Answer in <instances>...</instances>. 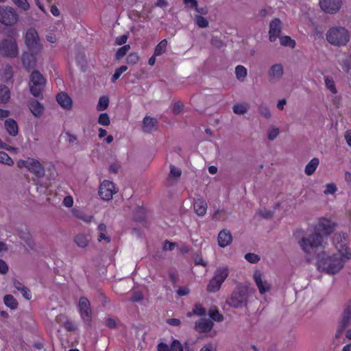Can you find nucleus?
I'll return each mask as SVG.
<instances>
[{
	"mask_svg": "<svg viewBox=\"0 0 351 351\" xmlns=\"http://www.w3.org/2000/svg\"><path fill=\"white\" fill-rule=\"evenodd\" d=\"M336 223L326 217L318 219L317 222L309 226L306 234L298 241V245L306 257L311 256L318 248L325 247L324 237L330 235L335 229Z\"/></svg>",
	"mask_w": 351,
	"mask_h": 351,
	"instance_id": "obj_1",
	"label": "nucleus"
},
{
	"mask_svg": "<svg viewBox=\"0 0 351 351\" xmlns=\"http://www.w3.org/2000/svg\"><path fill=\"white\" fill-rule=\"evenodd\" d=\"M316 265L319 271L329 275L339 273L344 265L338 257L329 251L322 250L316 256Z\"/></svg>",
	"mask_w": 351,
	"mask_h": 351,
	"instance_id": "obj_2",
	"label": "nucleus"
},
{
	"mask_svg": "<svg viewBox=\"0 0 351 351\" xmlns=\"http://www.w3.org/2000/svg\"><path fill=\"white\" fill-rule=\"evenodd\" d=\"M335 254L339 260L345 266V264L351 260V248L349 246L348 236L346 233H337L332 240Z\"/></svg>",
	"mask_w": 351,
	"mask_h": 351,
	"instance_id": "obj_3",
	"label": "nucleus"
},
{
	"mask_svg": "<svg viewBox=\"0 0 351 351\" xmlns=\"http://www.w3.org/2000/svg\"><path fill=\"white\" fill-rule=\"evenodd\" d=\"M327 40L335 46L345 45L350 40L346 29L342 27H333L326 34Z\"/></svg>",
	"mask_w": 351,
	"mask_h": 351,
	"instance_id": "obj_4",
	"label": "nucleus"
},
{
	"mask_svg": "<svg viewBox=\"0 0 351 351\" xmlns=\"http://www.w3.org/2000/svg\"><path fill=\"white\" fill-rule=\"evenodd\" d=\"M46 80L39 71H34L31 73L29 86L31 93L34 97H39L42 96Z\"/></svg>",
	"mask_w": 351,
	"mask_h": 351,
	"instance_id": "obj_5",
	"label": "nucleus"
},
{
	"mask_svg": "<svg viewBox=\"0 0 351 351\" xmlns=\"http://www.w3.org/2000/svg\"><path fill=\"white\" fill-rule=\"evenodd\" d=\"M24 39L25 45L30 51L38 53L42 51L43 45L38 33L34 29H27L25 34Z\"/></svg>",
	"mask_w": 351,
	"mask_h": 351,
	"instance_id": "obj_6",
	"label": "nucleus"
},
{
	"mask_svg": "<svg viewBox=\"0 0 351 351\" xmlns=\"http://www.w3.org/2000/svg\"><path fill=\"white\" fill-rule=\"evenodd\" d=\"M253 280L261 295H265L271 291L272 288L271 282L261 271L256 270L254 271Z\"/></svg>",
	"mask_w": 351,
	"mask_h": 351,
	"instance_id": "obj_7",
	"label": "nucleus"
},
{
	"mask_svg": "<svg viewBox=\"0 0 351 351\" xmlns=\"http://www.w3.org/2000/svg\"><path fill=\"white\" fill-rule=\"evenodd\" d=\"M16 165L19 168H26L37 177H42L45 174L43 167L38 160L34 158H29L27 160H19Z\"/></svg>",
	"mask_w": 351,
	"mask_h": 351,
	"instance_id": "obj_8",
	"label": "nucleus"
},
{
	"mask_svg": "<svg viewBox=\"0 0 351 351\" xmlns=\"http://www.w3.org/2000/svg\"><path fill=\"white\" fill-rule=\"evenodd\" d=\"M247 295L245 287H241L236 289L231 297L227 301L228 304L233 307L238 308L245 305L247 302Z\"/></svg>",
	"mask_w": 351,
	"mask_h": 351,
	"instance_id": "obj_9",
	"label": "nucleus"
},
{
	"mask_svg": "<svg viewBox=\"0 0 351 351\" xmlns=\"http://www.w3.org/2000/svg\"><path fill=\"white\" fill-rule=\"evenodd\" d=\"M117 191L118 189L112 182L105 180L100 183L98 193L103 200L109 201Z\"/></svg>",
	"mask_w": 351,
	"mask_h": 351,
	"instance_id": "obj_10",
	"label": "nucleus"
},
{
	"mask_svg": "<svg viewBox=\"0 0 351 351\" xmlns=\"http://www.w3.org/2000/svg\"><path fill=\"white\" fill-rule=\"evenodd\" d=\"M16 12L12 8L0 7V22L5 25H12L17 21Z\"/></svg>",
	"mask_w": 351,
	"mask_h": 351,
	"instance_id": "obj_11",
	"label": "nucleus"
},
{
	"mask_svg": "<svg viewBox=\"0 0 351 351\" xmlns=\"http://www.w3.org/2000/svg\"><path fill=\"white\" fill-rule=\"evenodd\" d=\"M0 52L8 57H14L18 53V48L15 40L9 38L1 42L0 44Z\"/></svg>",
	"mask_w": 351,
	"mask_h": 351,
	"instance_id": "obj_12",
	"label": "nucleus"
},
{
	"mask_svg": "<svg viewBox=\"0 0 351 351\" xmlns=\"http://www.w3.org/2000/svg\"><path fill=\"white\" fill-rule=\"evenodd\" d=\"M79 311L82 319L88 324L92 319V311L88 300L86 298H82L79 301Z\"/></svg>",
	"mask_w": 351,
	"mask_h": 351,
	"instance_id": "obj_13",
	"label": "nucleus"
},
{
	"mask_svg": "<svg viewBox=\"0 0 351 351\" xmlns=\"http://www.w3.org/2000/svg\"><path fill=\"white\" fill-rule=\"evenodd\" d=\"M319 5L325 12L333 14L340 9L341 0H319Z\"/></svg>",
	"mask_w": 351,
	"mask_h": 351,
	"instance_id": "obj_14",
	"label": "nucleus"
},
{
	"mask_svg": "<svg viewBox=\"0 0 351 351\" xmlns=\"http://www.w3.org/2000/svg\"><path fill=\"white\" fill-rule=\"evenodd\" d=\"M207 203L201 196L197 195L193 199V210L199 216L203 217L207 211Z\"/></svg>",
	"mask_w": 351,
	"mask_h": 351,
	"instance_id": "obj_15",
	"label": "nucleus"
},
{
	"mask_svg": "<svg viewBox=\"0 0 351 351\" xmlns=\"http://www.w3.org/2000/svg\"><path fill=\"white\" fill-rule=\"evenodd\" d=\"M282 29V22L278 19L272 20L269 24V39L271 42H274L279 34Z\"/></svg>",
	"mask_w": 351,
	"mask_h": 351,
	"instance_id": "obj_16",
	"label": "nucleus"
},
{
	"mask_svg": "<svg viewBox=\"0 0 351 351\" xmlns=\"http://www.w3.org/2000/svg\"><path fill=\"white\" fill-rule=\"evenodd\" d=\"M58 104L65 110H71L73 106V101L69 95L64 92L58 93L56 96Z\"/></svg>",
	"mask_w": 351,
	"mask_h": 351,
	"instance_id": "obj_17",
	"label": "nucleus"
},
{
	"mask_svg": "<svg viewBox=\"0 0 351 351\" xmlns=\"http://www.w3.org/2000/svg\"><path fill=\"white\" fill-rule=\"evenodd\" d=\"M36 53L32 52L31 53H23L21 57L22 62L23 66L27 69H29L34 68L36 64V59L35 55Z\"/></svg>",
	"mask_w": 351,
	"mask_h": 351,
	"instance_id": "obj_18",
	"label": "nucleus"
},
{
	"mask_svg": "<svg viewBox=\"0 0 351 351\" xmlns=\"http://www.w3.org/2000/svg\"><path fill=\"white\" fill-rule=\"evenodd\" d=\"M218 245L221 247H225L229 245L232 241L230 232L227 230H223L218 234Z\"/></svg>",
	"mask_w": 351,
	"mask_h": 351,
	"instance_id": "obj_19",
	"label": "nucleus"
},
{
	"mask_svg": "<svg viewBox=\"0 0 351 351\" xmlns=\"http://www.w3.org/2000/svg\"><path fill=\"white\" fill-rule=\"evenodd\" d=\"M284 73V69L282 64H276L273 65L269 70V75L273 80H280Z\"/></svg>",
	"mask_w": 351,
	"mask_h": 351,
	"instance_id": "obj_20",
	"label": "nucleus"
},
{
	"mask_svg": "<svg viewBox=\"0 0 351 351\" xmlns=\"http://www.w3.org/2000/svg\"><path fill=\"white\" fill-rule=\"evenodd\" d=\"M229 275V269L226 266L219 267L213 276V278L222 284Z\"/></svg>",
	"mask_w": 351,
	"mask_h": 351,
	"instance_id": "obj_21",
	"label": "nucleus"
},
{
	"mask_svg": "<svg viewBox=\"0 0 351 351\" xmlns=\"http://www.w3.org/2000/svg\"><path fill=\"white\" fill-rule=\"evenodd\" d=\"M213 322L208 319H200L195 324V329L199 332H208L213 328Z\"/></svg>",
	"mask_w": 351,
	"mask_h": 351,
	"instance_id": "obj_22",
	"label": "nucleus"
},
{
	"mask_svg": "<svg viewBox=\"0 0 351 351\" xmlns=\"http://www.w3.org/2000/svg\"><path fill=\"white\" fill-rule=\"evenodd\" d=\"M29 108L32 113L37 117H40L44 111V107L43 105L36 100L30 101Z\"/></svg>",
	"mask_w": 351,
	"mask_h": 351,
	"instance_id": "obj_23",
	"label": "nucleus"
},
{
	"mask_svg": "<svg viewBox=\"0 0 351 351\" xmlns=\"http://www.w3.org/2000/svg\"><path fill=\"white\" fill-rule=\"evenodd\" d=\"M5 128L7 132L11 136H16L18 134V125L16 122L12 119H8L5 121Z\"/></svg>",
	"mask_w": 351,
	"mask_h": 351,
	"instance_id": "obj_24",
	"label": "nucleus"
},
{
	"mask_svg": "<svg viewBox=\"0 0 351 351\" xmlns=\"http://www.w3.org/2000/svg\"><path fill=\"white\" fill-rule=\"evenodd\" d=\"M351 319V302L348 304V306L344 309L340 319L339 323L343 324V326H347L350 320Z\"/></svg>",
	"mask_w": 351,
	"mask_h": 351,
	"instance_id": "obj_25",
	"label": "nucleus"
},
{
	"mask_svg": "<svg viewBox=\"0 0 351 351\" xmlns=\"http://www.w3.org/2000/svg\"><path fill=\"white\" fill-rule=\"evenodd\" d=\"M324 84L327 90L332 95H336L337 94V89L333 78L330 76L324 77Z\"/></svg>",
	"mask_w": 351,
	"mask_h": 351,
	"instance_id": "obj_26",
	"label": "nucleus"
},
{
	"mask_svg": "<svg viewBox=\"0 0 351 351\" xmlns=\"http://www.w3.org/2000/svg\"><path fill=\"white\" fill-rule=\"evenodd\" d=\"M319 164V160L317 158H313L306 166L304 172L307 176L312 175L317 169Z\"/></svg>",
	"mask_w": 351,
	"mask_h": 351,
	"instance_id": "obj_27",
	"label": "nucleus"
},
{
	"mask_svg": "<svg viewBox=\"0 0 351 351\" xmlns=\"http://www.w3.org/2000/svg\"><path fill=\"white\" fill-rule=\"evenodd\" d=\"M156 120L150 117H145L143 119V129L145 132H150L155 128Z\"/></svg>",
	"mask_w": 351,
	"mask_h": 351,
	"instance_id": "obj_28",
	"label": "nucleus"
},
{
	"mask_svg": "<svg viewBox=\"0 0 351 351\" xmlns=\"http://www.w3.org/2000/svg\"><path fill=\"white\" fill-rule=\"evenodd\" d=\"M249 108V105L246 103H238L233 106L232 110L234 113L237 114H245Z\"/></svg>",
	"mask_w": 351,
	"mask_h": 351,
	"instance_id": "obj_29",
	"label": "nucleus"
},
{
	"mask_svg": "<svg viewBox=\"0 0 351 351\" xmlns=\"http://www.w3.org/2000/svg\"><path fill=\"white\" fill-rule=\"evenodd\" d=\"M97 230L99 232V235H98L99 241H104L106 243H109L110 239V237L106 234V226L103 223H101L98 226Z\"/></svg>",
	"mask_w": 351,
	"mask_h": 351,
	"instance_id": "obj_30",
	"label": "nucleus"
},
{
	"mask_svg": "<svg viewBox=\"0 0 351 351\" xmlns=\"http://www.w3.org/2000/svg\"><path fill=\"white\" fill-rule=\"evenodd\" d=\"M221 285V282L213 277L207 285V291L208 292L215 293L220 289Z\"/></svg>",
	"mask_w": 351,
	"mask_h": 351,
	"instance_id": "obj_31",
	"label": "nucleus"
},
{
	"mask_svg": "<svg viewBox=\"0 0 351 351\" xmlns=\"http://www.w3.org/2000/svg\"><path fill=\"white\" fill-rule=\"evenodd\" d=\"M5 306L11 309H16L18 306L16 300L12 295H5L3 298Z\"/></svg>",
	"mask_w": 351,
	"mask_h": 351,
	"instance_id": "obj_32",
	"label": "nucleus"
},
{
	"mask_svg": "<svg viewBox=\"0 0 351 351\" xmlns=\"http://www.w3.org/2000/svg\"><path fill=\"white\" fill-rule=\"evenodd\" d=\"M247 73L246 68L242 65H239L235 69L236 77L240 82H243L245 80Z\"/></svg>",
	"mask_w": 351,
	"mask_h": 351,
	"instance_id": "obj_33",
	"label": "nucleus"
},
{
	"mask_svg": "<svg viewBox=\"0 0 351 351\" xmlns=\"http://www.w3.org/2000/svg\"><path fill=\"white\" fill-rule=\"evenodd\" d=\"M71 214L79 219H82L84 221L89 222L92 220L93 217L92 216H88L84 214L80 210L74 208L71 210Z\"/></svg>",
	"mask_w": 351,
	"mask_h": 351,
	"instance_id": "obj_34",
	"label": "nucleus"
},
{
	"mask_svg": "<svg viewBox=\"0 0 351 351\" xmlns=\"http://www.w3.org/2000/svg\"><path fill=\"white\" fill-rule=\"evenodd\" d=\"M280 43L284 47H288L291 49L295 46V41L288 36L280 37Z\"/></svg>",
	"mask_w": 351,
	"mask_h": 351,
	"instance_id": "obj_35",
	"label": "nucleus"
},
{
	"mask_svg": "<svg viewBox=\"0 0 351 351\" xmlns=\"http://www.w3.org/2000/svg\"><path fill=\"white\" fill-rule=\"evenodd\" d=\"M75 242L78 247L84 248L88 245L89 240L86 235L79 234L75 238Z\"/></svg>",
	"mask_w": 351,
	"mask_h": 351,
	"instance_id": "obj_36",
	"label": "nucleus"
},
{
	"mask_svg": "<svg viewBox=\"0 0 351 351\" xmlns=\"http://www.w3.org/2000/svg\"><path fill=\"white\" fill-rule=\"evenodd\" d=\"M167 47V40L166 39L161 40L155 48L154 55L158 56L162 55L163 53L165 52Z\"/></svg>",
	"mask_w": 351,
	"mask_h": 351,
	"instance_id": "obj_37",
	"label": "nucleus"
},
{
	"mask_svg": "<svg viewBox=\"0 0 351 351\" xmlns=\"http://www.w3.org/2000/svg\"><path fill=\"white\" fill-rule=\"evenodd\" d=\"M206 313L205 309L200 305L196 304L192 311L187 313V317H191L193 315L202 316Z\"/></svg>",
	"mask_w": 351,
	"mask_h": 351,
	"instance_id": "obj_38",
	"label": "nucleus"
},
{
	"mask_svg": "<svg viewBox=\"0 0 351 351\" xmlns=\"http://www.w3.org/2000/svg\"><path fill=\"white\" fill-rule=\"evenodd\" d=\"M109 105V99L106 96L101 97L97 105V110L103 111L106 110Z\"/></svg>",
	"mask_w": 351,
	"mask_h": 351,
	"instance_id": "obj_39",
	"label": "nucleus"
},
{
	"mask_svg": "<svg viewBox=\"0 0 351 351\" xmlns=\"http://www.w3.org/2000/svg\"><path fill=\"white\" fill-rule=\"evenodd\" d=\"M195 23L201 28H205L208 26V21L206 18L201 15L195 16Z\"/></svg>",
	"mask_w": 351,
	"mask_h": 351,
	"instance_id": "obj_40",
	"label": "nucleus"
},
{
	"mask_svg": "<svg viewBox=\"0 0 351 351\" xmlns=\"http://www.w3.org/2000/svg\"><path fill=\"white\" fill-rule=\"evenodd\" d=\"M10 99V91L8 87L1 86L0 87V102L4 103Z\"/></svg>",
	"mask_w": 351,
	"mask_h": 351,
	"instance_id": "obj_41",
	"label": "nucleus"
},
{
	"mask_svg": "<svg viewBox=\"0 0 351 351\" xmlns=\"http://www.w3.org/2000/svg\"><path fill=\"white\" fill-rule=\"evenodd\" d=\"M346 327V326H343V324L341 323L338 324V327L335 335V342H337V343H340L341 342V340L342 339L343 332Z\"/></svg>",
	"mask_w": 351,
	"mask_h": 351,
	"instance_id": "obj_42",
	"label": "nucleus"
},
{
	"mask_svg": "<svg viewBox=\"0 0 351 351\" xmlns=\"http://www.w3.org/2000/svg\"><path fill=\"white\" fill-rule=\"evenodd\" d=\"M98 123L103 126H108L110 124V119L107 113H101L98 117Z\"/></svg>",
	"mask_w": 351,
	"mask_h": 351,
	"instance_id": "obj_43",
	"label": "nucleus"
},
{
	"mask_svg": "<svg viewBox=\"0 0 351 351\" xmlns=\"http://www.w3.org/2000/svg\"><path fill=\"white\" fill-rule=\"evenodd\" d=\"M0 162L12 166L14 164L13 160L4 152H0Z\"/></svg>",
	"mask_w": 351,
	"mask_h": 351,
	"instance_id": "obj_44",
	"label": "nucleus"
},
{
	"mask_svg": "<svg viewBox=\"0 0 351 351\" xmlns=\"http://www.w3.org/2000/svg\"><path fill=\"white\" fill-rule=\"evenodd\" d=\"M337 191V187L335 183H328L325 185L324 193L325 195H332Z\"/></svg>",
	"mask_w": 351,
	"mask_h": 351,
	"instance_id": "obj_45",
	"label": "nucleus"
},
{
	"mask_svg": "<svg viewBox=\"0 0 351 351\" xmlns=\"http://www.w3.org/2000/svg\"><path fill=\"white\" fill-rule=\"evenodd\" d=\"M182 174L181 169L176 167L175 166L171 165L170 166V173H169V177L171 178L177 180L178 179Z\"/></svg>",
	"mask_w": 351,
	"mask_h": 351,
	"instance_id": "obj_46",
	"label": "nucleus"
},
{
	"mask_svg": "<svg viewBox=\"0 0 351 351\" xmlns=\"http://www.w3.org/2000/svg\"><path fill=\"white\" fill-rule=\"evenodd\" d=\"M130 49V46L129 45H125L123 46L122 47L119 48L116 53L117 59H118V60L121 59L124 56L126 55V53L128 52Z\"/></svg>",
	"mask_w": 351,
	"mask_h": 351,
	"instance_id": "obj_47",
	"label": "nucleus"
},
{
	"mask_svg": "<svg viewBox=\"0 0 351 351\" xmlns=\"http://www.w3.org/2000/svg\"><path fill=\"white\" fill-rule=\"evenodd\" d=\"M127 69H128V66H125V65H123V66H120L119 68H118L117 69H116V71L112 77V82H116L119 78L121 75L122 73H123L125 71H126Z\"/></svg>",
	"mask_w": 351,
	"mask_h": 351,
	"instance_id": "obj_48",
	"label": "nucleus"
},
{
	"mask_svg": "<svg viewBox=\"0 0 351 351\" xmlns=\"http://www.w3.org/2000/svg\"><path fill=\"white\" fill-rule=\"evenodd\" d=\"M279 134V129L271 126L268 130V138L271 141L274 140Z\"/></svg>",
	"mask_w": 351,
	"mask_h": 351,
	"instance_id": "obj_49",
	"label": "nucleus"
},
{
	"mask_svg": "<svg viewBox=\"0 0 351 351\" xmlns=\"http://www.w3.org/2000/svg\"><path fill=\"white\" fill-rule=\"evenodd\" d=\"M245 258L250 263H256L259 261L260 257L253 253H248L245 255Z\"/></svg>",
	"mask_w": 351,
	"mask_h": 351,
	"instance_id": "obj_50",
	"label": "nucleus"
},
{
	"mask_svg": "<svg viewBox=\"0 0 351 351\" xmlns=\"http://www.w3.org/2000/svg\"><path fill=\"white\" fill-rule=\"evenodd\" d=\"M12 1L20 8L27 10L29 8V4L27 0H12Z\"/></svg>",
	"mask_w": 351,
	"mask_h": 351,
	"instance_id": "obj_51",
	"label": "nucleus"
},
{
	"mask_svg": "<svg viewBox=\"0 0 351 351\" xmlns=\"http://www.w3.org/2000/svg\"><path fill=\"white\" fill-rule=\"evenodd\" d=\"M210 317L216 322H219L222 320V315L219 313V312L216 309H210Z\"/></svg>",
	"mask_w": 351,
	"mask_h": 351,
	"instance_id": "obj_52",
	"label": "nucleus"
},
{
	"mask_svg": "<svg viewBox=\"0 0 351 351\" xmlns=\"http://www.w3.org/2000/svg\"><path fill=\"white\" fill-rule=\"evenodd\" d=\"M259 113L265 118H269L271 116L269 108L265 106H261L258 108Z\"/></svg>",
	"mask_w": 351,
	"mask_h": 351,
	"instance_id": "obj_53",
	"label": "nucleus"
},
{
	"mask_svg": "<svg viewBox=\"0 0 351 351\" xmlns=\"http://www.w3.org/2000/svg\"><path fill=\"white\" fill-rule=\"evenodd\" d=\"M138 60V56L136 53H132L127 57V62L128 64H134Z\"/></svg>",
	"mask_w": 351,
	"mask_h": 351,
	"instance_id": "obj_54",
	"label": "nucleus"
},
{
	"mask_svg": "<svg viewBox=\"0 0 351 351\" xmlns=\"http://www.w3.org/2000/svg\"><path fill=\"white\" fill-rule=\"evenodd\" d=\"M63 205L65 206V207H67V208H71L73 206V197L71 196V195H67L66 196L64 199H63V202H62Z\"/></svg>",
	"mask_w": 351,
	"mask_h": 351,
	"instance_id": "obj_55",
	"label": "nucleus"
},
{
	"mask_svg": "<svg viewBox=\"0 0 351 351\" xmlns=\"http://www.w3.org/2000/svg\"><path fill=\"white\" fill-rule=\"evenodd\" d=\"M183 3L188 8L195 10L197 5L196 0H183Z\"/></svg>",
	"mask_w": 351,
	"mask_h": 351,
	"instance_id": "obj_56",
	"label": "nucleus"
},
{
	"mask_svg": "<svg viewBox=\"0 0 351 351\" xmlns=\"http://www.w3.org/2000/svg\"><path fill=\"white\" fill-rule=\"evenodd\" d=\"M176 292L178 295L184 296L189 293L190 289L188 287H181L177 289Z\"/></svg>",
	"mask_w": 351,
	"mask_h": 351,
	"instance_id": "obj_57",
	"label": "nucleus"
},
{
	"mask_svg": "<svg viewBox=\"0 0 351 351\" xmlns=\"http://www.w3.org/2000/svg\"><path fill=\"white\" fill-rule=\"evenodd\" d=\"M171 350L173 351H183V348L180 341L174 340L171 344Z\"/></svg>",
	"mask_w": 351,
	"mask_h": 351,
	"instance_id": "obj_58",
	"label": "nucleus"
},
{
	"mask_svg": "<svg viewBox=\"0 0 351 351\" xmlns=\"http://www.w3.org/2000/svg\"><path fill=\"white\" fill-rule=\"evenodd\" d=\"M23 297L27 300H30L32 298V294L30 291L25 287H21V292Z\"/></svg>",
	"mask_w": 351,
	"mask_h": 351,
	"instance_id": "obj_59",
	"label": "nucleus"
},
{
	"mask_svg": "<svg viewBox=\"0 0 351 351\" xmlns=\"http://www.w3.org/2000/svg\"><path fill=\"white\" fill-rule=\"evenodd\" d=\"M128 36L126 35H121L116 38L115 42L118 45L125 44L127 41Z\"/></svg>",
	"mask_w": 351,
	"mask_h": 351,
	"instance_id": "obj_60",
	"label": "nucleus"
},
{
	"mask_svg": "<svg viewBox=\"0 0 351 351\" xmlns=\"http://www.w3.org/2000/svg\"><path fill=\"white\" fill-rule=\"evenodd\" d=\"M8 271V266L5 261L0 259V273L5 274Z\"/></svg>",
	"mask_w": 351,
	"mask_h": 351,
	"instance_id": "obj_61",
	"label": "nucleus"
},
{
	"mask_svg": "<svg viewBox=\"0 0 351 351\" xmlns=\"http://www.w3.org/2000/svg\"><path fill=\"white\" fill-rule=\"evenodd\" d=\"M177 245L176 243H172L169 241H167L165 243L163 248L165 250H172Z\"/></svg>",
	"mask_w": 351,
	"mask_h": 351,
	"instance_id": "obj_62",
	"label": "nucleus"
},
{
	"mask_svg": "<svg viewBox=\"0 0 351 351\" xmlns=\"http://www.w3.org/2000/svg\"><path fill=\"white\" fill-rule=\"evenodd\" d=\"M216 348L211 343L206 344L199 351H215Z\"/></svg>",
	"mask_w": 351,
	"mask_h": 351,
	"instance_id": "obj_63",
	"label": "nucleus"
},
{
	"mask_svg": "<svg viewBox=\"0 0 351 351\" xmlns=\"http://www.w3.org/2000/svg\"><path fill=\"white\" fill-rule=\"evenodd\" d=\"M197 13L200 14L201 15H205L208 13V10L206 7H199L198 5H197L195 10Z\"/></svg>",
	"mask_w": 351,
	"mask_h": 351,
	"instance_id": "obj_64",
	"label": "nucleus"
}]
</instances>
